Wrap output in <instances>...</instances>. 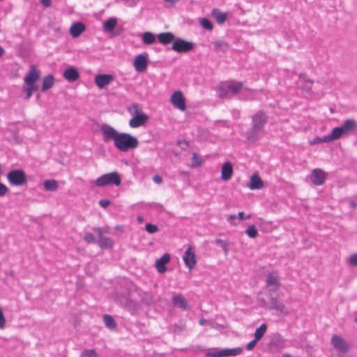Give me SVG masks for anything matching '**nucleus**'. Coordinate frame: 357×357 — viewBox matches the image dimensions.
Listing matches in <instances>:
<instances>
[{
	"instance_id": "nucleus-2",
	"label": "nucleus",
	"mask_w": 357,
	"mask_h": 357,
	"mask_svg": "<svg viewBox=\"0 0 357 357\" xmlns=\"http://www.w3.org/2000/svg\"><path fill=\"white\" fill-rule=\"evenodd\" d=\"M268 116L264 110H259L251 116L250 128L245 132V137L250 142H257L264 132Z\"/></svg>"
},
{
	"instance_id": "nucleus-22",
	"label": "nucleus",
	"mask_w": 357,
	"mask_h": 357,
	"mask_svg": "<svg viewBox=\"0 0 357 357\" xmlns=\"http://www.w3.org/2000/svg\"><path fill=\"white\" fill-rule=\"evenodd\" d=\"M123 300H126V303H123V301L121 300L120 304L130 311H135L139 307V305L137 302L132 300L127 296H123Z\"/></svg>"
},
{
	"instance_id": "nucleus-55",
	"label": "nucleus",
	"mask_w": 357,
	"mask_h": 357,
	"mask_svg": "<svg viewBox=\"0 0 357 357\" xmlns=\"http://www.w3.org/2000/svg\"><path fill=\"white\" fill-rule=\"evenodd\" d=\"M40 3L45 7H50L52 5V0H40Z\"/></svg>"
},
{
	"instance_id": "nucleus-41",
	"label": "nucleus",
	"mask_w": 357,
	"mask_h": 357,
	"mask_svg": "<svg viewBox=\"0 0 357 357\" xmlns=\"http://www.w3.org/2000/svg\"><path fill=\"white\" fill-rule=\"evenodd\" d=\"M245 233L248 235L249 237L252 238L257 237L258 235V231L255 225L249 226L246 229Z\"/></svg>"
},
{
	"instance_id": "nucleus-20",
	"label": "nucleus",
	"mask_w": 357,
	"mask_h": 357,
	"mask_svg": "<svg viewBox=\"0 0 357 357\" xmlns=\"http://www.w3.org/2000/svg\"><path fill=\"white\" fill-rule=\"evenodd\" d=\"M86 29L85 25L82 22H75L70 28V33L73 38L79 37Z\"/></svg>"
},
{
	"instance_id": "nucleus-58",
	"label": "nucleus",
	"mask_w": 357,
	"mask_h": 357,
	"mask_svg": "<svg viewBox=\"0 0 357 357\" xmlns=\"http://www.w3.org/2000/svg\"><path fill=\"white\" fill-rule=\"evenodd\" d=\"M349 206L351 208L355 209L357 207V204L354 201H351L349 202Z\"/></svg>"
},
{
	"instance_id": "nucleus-29",
	"label": "nucleus",
	"mask_w": 357,
	"mask_h": 357,
	"mask_svg": "<svg viewBox=\"0 0 357 357\" xmlns=\"http://www.w3.org/2000/svg\"><path fill=\"white\" fill-rule=\"evenodd\" d=\"M342 136H344V135L343 134L340 128L335 127L332 130L331 132L327 135V139L330 142L331 141L338 139Z\"/></svg>"
},
{
	"instance_id": "nucleus-9",
	"label": "nucleus",
	"mask_w": 357,
	"mask_h": 357,
	"mask_svg": "<svg viewBox=\"0 0 357 357\" xmlns=\"http://www.w3.org/2000/svg\"><path fill=\"white\" fill-rule=\"evenodd\" d=\"M93 230L98 235V245L101 248H109L112 247L113 241L111 238L105 237L103 234L106 232L100 227H95Z\"/></svg>"
},
{
	"instance_id": "nucleus-34",
	"label": "nucleus",
	"mask_w": 357,
	"mask_h": 357,
	"mask_svg": "<svg viewBox=\"0 0 357 357\" xmlns=\"http://www.w3.org/2000/svg\"><path fill=\"white\" fill-rule=\"evenodd\" d=\"M117 21L116 18L114 17H110L107 21H105L103 24V29L107 32H111L112 31L116 25Z\"/></svg>"
},
{
	"instance_id": "nucleus-57",
	"label": "nucleus",
	"mask_w": 357,
	"mask_h": 357,
	"mask_svg": "<svg viewBox=\"0 0 357 357\" xmlns=\"http://www.w3.org/2000/svg\"><path fill=\"white\" fill-rule=\"evenodd\" d=\"M236 218V215L234 214H232V215H229L227 218V221L230 223H233V221L235 220Z\"/></svg>"
},
{
	"instance_id": "nucleus-30",
	"label": "nucleus",
	"mask_w": 357,
	"mask_h": 357,
	"mask_svg": "<svg viewBox=\"0 0 357 357\" xmlns=\"http://www.w3.org/2000/svg\"><path fill=\"white\" fill-rule=\"evenodd\" d=\"M227 89L232 92L233 94L238 93L242 89H245L243 84L241 82H234L227 84Z\"/></svg>"
},
{
	"instance_id": "nucleus-51",
	"label": "nucleus",
	"mask_w": 357,
	"mask_h": 357,
	"mask_svg": "<svg viewBox=\"0 0 357 357\" xmlns=\"http://www.w3.org/2000/svg\"><path fill=\"white\" fill-rule=\"evenodd\" d=\"M349 263L351 266H357V254H354L350 257Z\"/></svg>"
},
{
	"instance_id": "nucleus-14",
	"label": "nucleus",
	"mask_w": 357,
	"mask_h": 357,
	"mask_svg": "<svg viewBox=\"0 0 357 357\" xmlns=\"http://www.w3.org/2000/svg\"><path fill=\"white\" fill-rule=\"evenodd\" d=\"M39 77V72L34 66H31L28 74L24 78V82L26 84H36V82Z\"/></svg>"
},
{
	"instance_id": "nucleus-17",
	"label": "nucleus",
	"mask_w": 357,
	"mask_h": 357,
	"mask_svg": "<svg viewBox=\"0 0 357 357\" xmlns=\"http://www.w3.org/2000/svg\"><path fill=\"white\" fill-rule=\"evenodd\" d=\"M173 305L183 310L188 309V303L182 294H176L172 297Z\"/></svg>"
},
{
	"instance_id": "nucleus-59",
	"label": "nucleus",
	"mask_w": 357,
	"mask_h": 357,
	"mask_svg": "<svg viewBox=\"0 0 357 357\" xmlns=\"http://www.w3.org/2000/svg\"><path fill=\"white\" fill-rule=\"evenodd\" d=\"M278 290H274V286H273V287L270 288L268 290V293H273V295L275 294V293L277 292Z\"/></svg>"
},
{
	"instance_id": "nucleus-38",
	"label": "nucleus",
	"mask_w": 357,
	"mask_h": 357,
	"mask_svg": "<svg viewBox=\"0 0 357 357\" xmlns=\"http://www.w3.org/2000/svg\"><path fill=\"white\" fill-rule=\"evenodd\" d=\"M128 111L132 116L144 114L142 112L141 108L139 107V105L136 103L130 106L128 108Z\"/></svg>"
},
{
	"instance_id": "nucleus-47",
	"label": "nucleus",
	"mask_w": 357,
	"mask_h": 357,
	"mask_svg": "<svg viewBox=\"0 0 357 357\" xmlns=\"http://www.w3.org/2000/svg\"><path fill=\"white\" fill-rule=\"evenodd\" d=\"M84 239L88 243H93L96 242V238H95L94 235L92 233H90V232H88V233L85 234Z\"/></svg>"
},
{
	"instance_id": "nucleus-52",
	"label": "nucleus",
	"mask_w": 357,
	"mask_h": 357,
	"mask_svg": "<svg viewBox=\"0 0 357 357\" xmlns=\"http://www.w3.org/2000/svg\"><path fill=\"white\" fill-rule=\"evenodd\" d=\"M257 342L258 340H256L255 338L253 340L250 341L249 343L247 344L246 349L249 351L253 349Z\"/></svg>"
},
{
	"instance_id": "nucleus-26",
	"label": "nucleus",
	"mask_w": 357,
	"mask_h": 357,
	"mask_svg": "<svg viewBox=\"0 0 357 357\" xmlns=\"http://www.w3.org/2000/svg\"><path fill=\"white\" fill-rule=\"evenodd\" d=\"M211 16L216 20L218 24H223L227 20V14L221 12L218 8L212 10Z\"/></svg>"
},
{
	"instance_id": "nucleus-39",
	"label": "nucleus",
	"mask_w": 357,
	"mask_h": 357,
	"mask_svg": "<svg viewBox=\"0 0 357 357\" xmlns=\"http://www.w3.org/2000/svg\"><path fill=\"white\" fill-rule=\"evenodd\" d=\"M207 357H225L224 353V349H218L213 351H209L206 354Z\"/></svg>"
},
{
	"instance_id": "nucleus-16",
	"label": "nucleus",
	"mask_w": 357,
	"mask_h": 357,
	"mask_svg": "<svg viewBox=\"0 0 357 357\" xmlns=\"http://www.w3.org/2000/svg\"><path fill=\"white\" fill-rule=\"evenodd\" d=\"M170 261V255L168 253L164 254L160 259L155 261V268L158 273H163L167 271L166 264Z\"/></svg>"
},
{
	"instance_id": "nucleus-54",
	"label": "nucleus",
	"mask_w": 357,
	"mask_h": 357,
	"mask_svg": "<svg viewBox=\"0 0 357 357\" xmlns=\"http://www.w3.org/2000/svg\"><path fill=\"white\" fill-rule=\"evenodd\" d=\"M153 181L158 184H160L162 182V178L159 175H155L153 177Z\"/></svg>"
},
{
	"instance_id": "nucleus-31",
	"label": "nucleus",
	"mask_w": 357,
	"mask_h": 357,
	"mask_svg": "<svg viewBox=\"0 0 357 357\" xmlns=\"http://www.w3.org/2000/svg\"><path fill=\"white\" fill-rule=\"evenodd\" d=\"M103 321L105 326L109 330H114L116 328V324L112 316L105 314L103 316Z\"/></svg>"
},
{
	"instance_id": "nucleus-23",
	"label": "nucleus",
	"mask_w": 357,
	"mask_h": 357,
	"mask_svg": "<svg viewBox=\"0 0 357 357\" xmlns=\"http://www.w3.org/2000/svg\"><path fill=\"white\" fill-rule=\"evenodd\" d=\"M233 173V167L229 162H227L224 163L222 167L221 171V178L225 181H228L231 178V176Z\"/></svg>"
},
{
	"instance_id": "nucleus-64",
	"label": "nucleus",
	"mask_w": 357,
	"mask_h": 357,
	"mask_svg": "<svg viewBox=\"0 0 357 357\" xmlns=\"http://www.w3.org/2000/svg\"><path fill=\"white\" fill-rule=\"evenodd\" d=\"M150 357H160V356L158 355V354H154V355H153V356H151Z\"/></svg>"
},
{
	"instance_id": "nucleus-19",
	"label": "nucleus",
	"mask_w": 357,
	"mask_h": 357,
	"mask_svg": "<svg viewBox=\"0 0 357 357\" xmlns=\"http://www.w3.org/2000/svg\"><path fill=\"white\" fill-rule=\"evenodd\" d=\"M340 128L343 134L347 135L357 128V122L354 119H347Z\"/></svg>"
},
{
	"instance_id": "nucleus-4",
	"label": "nucleus",
	"mask_w": 357,
	"mask_h": 357,
	"mask_svg": "<svg viewBox=\"0 0 357 357\" xmlns=\"http://www.w3.org/2000/svg\"><path fill=\"white\" fill-rule=\"evenodd\" d=\"M7 178L11 185L15 186H22L27 183L26 174L22 169L10 171L7 174Z\"/></svg>"
},
{
	"instance_id": "nucleus-8",
	"label": "nucleus",
	"mask_w": 357,
	"mask_h": 357,
	"mask_svg": "<svg viewBox=\"0 0 357 357\" xmlns=\"http://www.w3.org/2000/svg\"><path fill=\"white\" fill-rule=\"evenodd\" d=\"M331 344L335 349L344 354L347 353L349 349L347 341L337 335L331 338Z\"/></svg>"
},
{
	"instance_id": "nucleus-7",
	"label": "nucleus",
	"mask_w": 357,
	"mask_h": 357,
	"mask_svg": "<svg viewBox=\"0 0 357 357\" xmlns=\"http://www.w3.org/2000/svg\"><path fill=\"white\" fill-rule=\"evenodd\" d=\"M170 101L172 104L181 111L186 109L185 100L181 91H175L171 96Z\"/></svg>"
},
{
	"instance_id": "nucleus-45",
	"label": "nucleus",
	"mask_w": 357,
	"mask_h": 357,
	"mask_svg": "<svg viewBox=\"0 0 357 357\" xmlns=\"http://www.w3.org/2000/svg\"><path fill=\"white\" fill-rule=\"evenodd\" d=\"M229 89L225 87H219L218 89V96L221 98H227L229 93Z\"/></svg>"
},
{
	"instance_id": "nucleus-61",
	"label": "nucleus",
	"mask_w": 357,
	"mask_h": 357,
	"mask_svg": "<svg viewBox=\"0 0 357 357\" xmlns=\"http://www.w3.org/2000/svg\"><path fill=\"white\" fill-rule=\"evenodd\" d=\"M205 321H206V320H205V319H201L199 320V324H200V325H204V323H205Z\"/></svg>"
},
{
	"instance_id": "nucleus-44",
	"label": "nucleus",
	"mask_w": 357,
	"mask_h": 357,
	"mask_svg": "<svg viewBox=\"0 0 357 357\" xmlns=\"http://www.w3.org/2000/svg\"><path fill=\"white\" fill-rule=\"evenodd\" d=\"M202 164V160L197 155V153H193L192 158V166L199 167Z\"/></svg>"
},
{
	"instance_id": "nucleus-35",
	"label": "nucleus",
	"mask_w": 357,
	"mask_h": 357,
	"mask_svg": "<svg viewBox=\"0 0 357 357\" xmlns=\"http://www.w3.org/2000/svg\"><path fill=\"white\" fill-rule=\"evenodd\" d=\"M267 329L266 324H262L259 328H257L255 332V338L256 340L259 341L264 335Z\"/></svg>"
},
{
	"instance_id": "nucleus-43",
	"label": "nucleus",
	"mask_w": 357,
	"mask_h": 357,
	"mask_svg": "<svg viewBox=\"0 0 357 357\" xmlns=\"http://www.w3.org/2000/svg\"><path fill=\"white\" fill-rule=\"evenodd\" d=\"M145 229L149 234H154L158 231V227L156 225H153L151 223H147L145 225Z\"/></svg>"
},
{
	"instance_id": "nucleus-11",
	"label": "nucleus",
	"mask_w": 357,
	"mask_h": 357,
	"mask_svg": "<svg viewBox=\"0 0 357 357\" xmlns=\"http://www.w3.org/2000/svg\"><path fill=\"white\" fill-rule=\"evenodd\" d=\"M113 80L112 75L98 74L95 77L94 82L99 89H104Z\"/></svg>"
},
{
	"instance_id": "nucleus-63",
	"label": "nucleus",
	"mask_w": 357,
	"mask_h": 357,
	"mask_svg": "<svg viewBox=\"0 0 357 357\" xmlns=\"http://www.w3.org/2000/svg\"><path fill=\"white\" fill-rule=\"evenodd\" d=\"M282 357H291V355L289 354H284L282 355Z\"/></svg>"
},
{
	"instance_id": "nucleus-49",
	"label": "nucleus",
	"mask_w": 357,
	"mask_h": 357,
	"mask_svg": "<svg viewBox=\"0 0 357 357\" xmlns=\"http://www.w3.org/2000/svg\"><path fill=\"white\" fill-rule=\"evenodd\" d=\"M215 243L217 245H218L221 246V247L223 248V250L225 251V252H227V244H226V243H225L223 240H222V239H220V238H216V239L215 240Z\"/></svg>"
},
{
	"instance_id": "nucleus-27",
	"label": "nucleus",
	"mask_w": 357,
	"mask_h": 357,
	"mask_svg": "<svg viewBox=\"0 0 357 357\" xmlns=\"http://www.w3.org/2000/svg\"><path fill=\"white\" fill-rule=\"evenodd\" d=\"M54 84V77L52 75H49L44 77L43 80L42 91L45 92L53 86Z\"/></svg>"
},
{
	"instance_id": "nucleus-32",
	"label": "nucleus",
	"mask_w": 357,
	"mask_h": 357,
	"mask_svg": "<svg viewBox=\"0 0 357 357\" xmlns=\"http://www.w3.org/2000/svg\"><path fill=\"white\" fill-rule=\"evenodd\" d=\"M22 90L26 93V100H29L32 96L33 93L38 90L37 84H26L22 86Z\"/></svg>"
},
{
	"instance_id": "nucleus-36",
	"label": "nucleus",
	"mask_w": 357,
	"mask_h": 357,
	"mask_svg": "<svg viewBox=\"0 0 357 357\" xmlns=\"http://www.w3.org/2000/svg\"><path fill=\"white\" fill-rule=\"evenodd\" d=\"M142 41L146 45H152L155 42V36L151 32H145L142 34Z\"/></svg>"
},
{
	"instance_id": "nucleus-3",
	"label": "nucleus",
	"mask_w": 357,
	"mask_h": 357,
	"mask_svg": "<svg viewBox=\"0 0 357 357\" xmlns=\"http://www.w3.org/2000/svg\"><path fill=\"white\" fill-rule=\"evenodd\" d=\"M121 184V178L119 174L113 172L105 174L99 176L96 181V185L98 187H105L106 185L119 186Z\"/></svg>"
},
{
	"instance_id": "nucleus-28",
	"label": "nucleus",
	"mask_w": 357,
	"mask_h": 357,
	"mask_svg": "<svg viewBox=\"0 0 357 357\" xmlns=\"http://www.w3.org/2000/svg\"><path fill=\"white\" fill-rule=\"evenodd\" d=\"M213 45H214L215 50L218 52H225L229 49V44L223 40L214 41Z\"/></svg>"
},
{
	"instance_id": "nucleus-24",
	"label": "nucleus",
	"mask_w": 357,
	"mask_h": 357,
	"mask_svg": "<svg viewBox=\"0 0 357 357\" xmlns=\"http://www.w3.org/2000/svg\"><path fill=\"white\" fill-rule=\"evenodd\" d=\"M266 282L267 286H274V290H278L280 282L278 276L276 273H268L266 277Z\"/></svg>"
},
{
	"instance_id": "nucleus-25",
	"label": "nucleus",
	"mask_w": 357,
	"mask_h": 357,
	"mask_svg": "<svg viewBox=\"0 0 357 357\" xmlns=\"http://www.w3.org/2000/svg\"><path fill=\"white\" fill-rule=\"evenodd\" d=\"M159 42L163 45H168L171 43H174L176 40L174 35L171 32L161 33L158 35Z\"/></svg>"
},
{
	"instance_id": "nucleus-46",
	"label": "nucleus",
	"mask_w": 357,
	"mask_h": 357,
	"mask_svg": "<svg viewBox=\"0 0 357 357\" xmlns=\"http://www.w3.org/2000/svg\"><path fill=\"white\" fill-rule=\"evenodd\" d=\"M327 135L323 137H317L313 139L312 141L310 142V144H318V143H328L329 142L328 140L327 139Z\"/></svg>"
},
{
	"instance_id": "nucleus-53",
	"label": "nucleus",
	"mask_w": 357,
	"mask_h": 357,
	"mask_svg": "<svg viewBox=\"0 0 357 357\" xmlns=\"http://www.w3.org/2000/svg\"><path fill=\"white\" fill-rule=\"evenodd\" d=\"M110 201L108 199H101L99 202V205L102 208H106L110 204Z\"/></svg>"
},
{
	"instance_id": "nucleus-33",
	"label": "nucleus",
	"mask_w": 357,
	"mask_h": 357,
	"mask_svg": "<svg viewBox=\"0 0 357 357\" xmlns=\"http://www.w3.org/2000/svg\"><path fill=\"white\" fill-rule=\"evenodd\" d=\"M43 186L47 191H55L59 188L58 182L54 179L46 180L43 183Z\"/></svg>"
},
{
	"instance_id": "nucleus-15",
	"label": "nucleus",
	"mask_w": 357,
	"mask_h": 357,
	"mask_svg": "<svg viewBox=\"0 0 357 357\" xmlns=\"http://www.w3.org/2000/svg\"><path fill=\"white\" fill-rule=\"evenodd\" d=\"M149 119V116L146 114L145 113L134 116L129 121V126L131 128H138L140 126H144L146 121Z\"/></svg>"
},
{
	"instance_id": "nucleus-37",
	"label": "nucleus",
	"mask_w": 357,
	"mask_h": 357,
	"mask_svg": "<svg viewBox=\"0 0 357 357\" xmlns=\"http://www.w3.org/2000/svg\"><path fill=\"white\" fill-rule=\"evenodd\" d=\"M243 352V349L241 347H235L232 349H224L225 356H236Z\"/></svg>"
},
{
	"instance_id": "nucleus-48",
	"label": "nucleus",
	"mask_w": 357,
	"mask_h": 357,
	"mask_svg": "<svg viewBox=\"0 0 357 357\" xmlns=\"http://www.w3.org/2000/svg\"><path fill=\"white\" fill-rule=\"evenodd\" d=\"M312 84H313L312 80L306 79V80H305V84L303 85L302 88L303 90H305L306 91H310Z\"/></svg>"
},
{
	"instance_id": "nucleus-12",
	"label": "nucleus",
	"mask_w": 357,
	"mask_h": 357,
	"mask_svg": "<svg viewBox=\"0 0 357 357\" xmlns=\"http://www.w3.org/2000/svg\"><path fill=\"white\" fill-rule=\"evenodd\" d=\"M183 260L185 266L189 268L192 269L195 267L197 264L195 254L192 251V247H189L185 250L184 255L183 256Z\"/></svg>"
},
{
	"instance_id": "nucleus-18",
	"label": "nucleus",
	"mask_w": 357,
	"mask_h": 357,
	"mask_svg": "<svg viewBox=\"0 0 357 357\" xmlns=\"http://www.w3.org/2000/svg\"><path fill=\"white\" fill-rule=\"evenodd\" d=\"M63 76L69 82H73L79 79V74L75 67L70 66L64 70Z\"/></svg>"
},
{
	"instance_id": "nucleus-13",
	"label": "nucleus",
	"mask_w": 357,
	"mask_h": 357,
	"mask_svg": "<svg viewBox=\"0 0 357 357\" xmlns=\"http://www.w3.org/2000/svg\"><path fill=\"white\" fill-rule=\"evenodd\" d=\"M136 71L142 73L146 70L148 65V59L144 54H138L133 62Z\"/></svg>"
},
{
	"instance_id": "nucleus-60",
	"label": "nucleus",
	"mask_w": 357,
	"mask_h": 357,
	"mask_svg": "<svg viewBox=\"0 0 357 357\" xmlns=\"http://www.w3.org/2000/svg\"><path fill=\"white\" fill-rule=\"evenodd\" d=\"M4 53H5L4 49L1 46H0V57H1Z\"/></svg>"
},
{
	"instance_id": "nucleus-6",
	"label": "nucleus",
	"mask_w": 357,
	"mask_h": 357,
	"mask_svg": "<svg viewBox=\"0 0 357 357\" xmlns=\"http://www.w3.org/2000/svg\"><path fill=\"white\" fill-rule=\"evenodd\" d=\"M268 296L270 299V305L267 307L270 310H276L281 314L287 315L288 312L286 310L285 305L278 301L276 295H273V293H267Z\"/></svg>"
},
{
	"instance_id": "nucleus-42",
	"label": "nucleus",
	"mask_w": 357,
	"mask_h": 357,
	"mask_svg": "<svg viewBox=\"0 0 357 357\" xmlns=\"http://www.w3.org/2000/svg\"><path fill=\"white\" fill-rule=\"evenodd\" d=\"M81 357H97L98 354L94 349H85L80 355Z\"/></svg>"
},
{
	"instance_id": "nucleus-40",
	"label": "nucleus",
	"mask_w": 357,
	"mask_h": 357,
	"mask_svg": "<svg viewBox=\"0 0 357 357\" xmlns=\"http://www.w3.org/2000/svg\"><path fill=\"white\" fill-rule=\"evenodd\" d=\"M201 26L208 31H211L213 28L211 22L207 18H202L200 21Z\"/></svg>"
},
{
	"instance_id": "nucleus-50",
	"label": "nucleus",
	"mask_w": 357,
	"mask_h": 357,
	"mask_svg": "<svg viewBox=\"0 0 357 357\" xmlns=\"http://www.w3.org/2000/svg\"><path fill=\"white\" fill-rule=\"evenodd\" d=\"M6 319L3 315L2 309L0 307V328L2 329L5 327Z\"/></svg>"
},
{
	"instance_id": "nucleus-5",
	"label": "nucleus",
	"mask_w": 357,
	"mask_h": 357,
	"mask_svg": "<svg viewBox=\"0 0 357 357\" xmlns=\"http://www.w3.org/2000/svg\"><path fill=\"white\" fill-rule=\"evenodd\" d=\"M195 47V44L192 42L187 41L184 39L177 38L174 41L172 50L176 52H188L192 50Z\"/></svg>"
},
{
	"instance_id": "nucleus-10",
	"label": "nucleus",
	"mask_w": 357,
	"mask_h": 357,
	"mask_svg": "<svg viewBox=\"0 0 357 357\" xmlns=\"http://www.w3.org/2000/svg\"><path fill=\"white\" fill-rule=\"evenodd\" d=\"M310 181L315 185H321L325 183V172L321 169H314L310 174Z\"/></svg>"
},
{
	"instance_id": "nucleus-21",
	"label": "nucleus",
	"mask_w": 357,
	"mask_h": 357,
	"mask_svg": "<svg viewBox=\"0 0 357 357\" xmlns=\"http://www.w3.org/2000/svg\"><path fill=\"white\" fill-rule=\"evenodd\" d=\"M248 187L251 190H259L264 187L263 181L257 174H253L250 178V182Z\"/></svg>"
},
{
	"instance_id": "nucleus-56",
	"label": "nucleus",
	"mask_w": 357,
	"mask_h": 357,
	"mask_svg": "<svg viewBox=\"0 0 357 357\" xmlns=\"http://www.w3.org/2000/svg\"><path fill=\"white\" fill-rule=\"evenodd\" d=\"M238 218L241 220H245V219H248L250 218V215H248V216L245 217L244 213L243 211H240L238 214Z\"/></svg>"
},
{
	"instance_id": "nucleus-62",
	"label": "nucleus",
	"mask_w": 357,
	"mask_h": 357,
	"mask_svg": "<svg viewBox=\"0 0 357 357\" xmlns=\"http://www.w3.org/2000/svg\"><path fill=\"white\" fill-rule=\"evenodd\" d=\"M123 296H121L119 297H118V299H119V301L120 302V301H123V303H126V300H123Z\"/></svg>"
},
{
	"instance_id": "nucleus-1",
	"label": "nucleus",
	"mask_w": 357,
	"mask_h": 357,
	"mask_svg": "<svg viewBox=\"0 0 357 357\" xmlns=\"http://www.w3.org/2000/svg\"><path fill=\"white\" fill-rule=\"evenodd\" d=\"M100 130L103 141L107 142L113 140L114 146L122 152L135 149L138 146L139 142L136 137L128 133L119 132L108 124H102Z\"/></svg>"
}]
</instances>
